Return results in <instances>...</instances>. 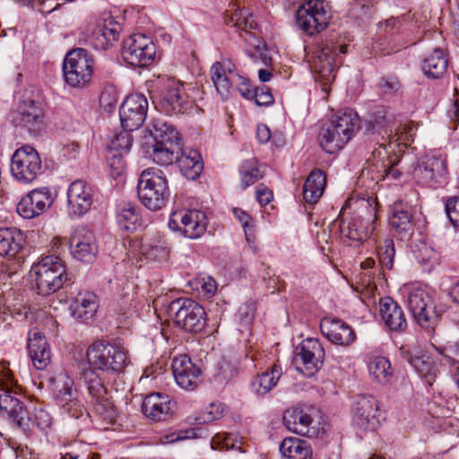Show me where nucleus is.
I'll return each instance as SVG.
<instances>
[{"label": "nucleus", "instance_id": "nucleus-52", "mask_svg": "<svg viewBox=\"0 0 459 459\" xmlns=\"http://www.w3.org/2000/svg\"><path fill=\"white\" fill-rule=\"evenodd\" d=\"M241 186L246 189L262 178L259 169L251 161H246L241 167Z\"/></svg>", "mask_w": 459, "mask_h": 459}, {"label": "nucleus", "instance_id": "nucleus-34", "mask_svg": "<svg viewBox=\"0 0 459 459\" xmlns=\"http://www.w3.org/2000/svg\"><path fill=\"white\" fill-rule=\"evenodd\" d=\"M97 296L91 292H80L70 305L74 318L87 321L94 316L98 309Z\"/></svg>", "mask_w": 459, "mask_h": 459}, {"label": "nucleus", "instance_id": "nucleus-24", "mask_svg": "<svg viewBox=\"0 0 459 459\" xmlns=\"http://www.w3.org/2000/svg\"><path fill=\"white\" fill-rule=\"evenodd\" d=\"M377 219L355 217L347 226H342L341 234L343 239L350 241L349 245H359L367 238L375 239Z\"/></svg>", "mask_w": 459, "mask_h": 459}, {"label": "nucleus", "instance_id": "nucleus-42", "mask_svg": "<svg viewBox=\"0 0 459 459\" xmlns=\"http://www.w3.org/2000/svg\"><path fill=\"white\" fill-rule=\"evenodd\" d=\"M152 135L153 143H159L166 146L171 143L172 145H179L181 147V139L176 128L166 123L157 121L153 125V129L151 131Z\"/></svg>", "mask_w": 459, "mask_h": 459}, {"label": "nucleus", "instance_id": "nucleus-48", "mask_svg": "<svg viewBox=\"0 0 459 459\" xmlns=\"http://www.w3.org/2000/svg\"><path fill=\"white\" fill-rule=\"evenodd\" d=\"M376 251L379 265L382 268L391 270L394 266L395 254L393 240L390 238H385L383 241H380L376 247Z\"/></svg>", "mask_w": 459, "mask_h": 459}, {"label": "nucleus", "instance_id": "nucleus-39", "mask_svg": "<svg viewBox=\"0 0 459 459\" xmlns=\"http://www.w3.org/2000/svg\"><path fill=\"white\" fill-rule=\"evenodd\" d=\"M180 172L188 179H195L203 171V162L200 153L196 150L178 154L176 159Z\"/></svg>", "mask_w": 459, "mask_h": 459}, {"label": "nucleus", "instance_id": "nucleus-40", "mask_svg": "<svg viewBox=\"0 0 459 459\" xmlns=\"http://www.w3.org/2000/svg\"><path fill=\"white\" fill-rule=\"evenodd\" d=\"M280 452L286 459H311L312 449L305 441L298 437H286L280 446Z\"/></svg>", "mask_w": 459, "mask_h": 459}, {"label": "nucleus", "instance_id": "nucleus-55", "mask_svg": "<svg viewBox=\"0 0 459 459\" xmlns=\"http://www.w3.org/2000/svg\"><path fill=\"white\" fill-rule=\"evenodd\" d=\"M233 213L242 224L247 241L248 243L254 242L255 241L254 225L252 223L253 221H252L251 217L245 211L238 209V208H234Z\"/></svg>", "mask_w": 459, "mask_h": 459}, {"label": "nucleus", "instance_id": "nucleus-22", "mask_svg": "<svg viewBox=\"0 0 459 459\" xmlns=\"http://www.w3.org/2000/svg\"><path fill=\"white\" fill-rule=\"evenodd\" d=\"M43 103L31 98H24L18 105L13 122L29 130H35L44 121Z\"/></svg>", "mask_w": 459, "mask_h": 459}, {"label": "nucleus", "instance_id": "nucleus-56", "mask_svg": "<svg viewBox=\"0 0 459 459\" xmlns=\"http://www.w3.org/2000/svg\"><path fill=\"white\" fill-rule=\"evenodd\" d=\"M225 405L222 403H212L206 407L201 416L200 420L202 422H211L222 417L225 411Z\"/></svg>", "mask_w": 459, "mask_h": 459}, {"label": "nucleus", "instance_id": "nucleus-18", "mask_svg": "<svg viewBox=\"0 0 459 459\" xmlns=\"http://www.w3.org/2000/svg\"><path fill=\"white\" fill-rule=\"evenodd\" d=\"M311 68L315 78L324 83L335 79V50L328 45L318 47L313 53Z\"/></svg>", "mask_w": 459, "mask_h": 459}, {"label": "nucleus", "instance_id": "nucleus-8", "mask_svg": "<svg viewBox=\"0 0 459 459\" xmlns=\"http://www.w3.org/2000/svg\"><path fill=\"white\" fill-rule=\"evenodd\" d=\"M159 104L160 109L169 116L184 114L192 108L186 85L176 78L164 81Z\"/></svg>", "mask_w": 459, "mask_h": 459}, {"label": "nucleus", "instance_id": "nucleus-13", "mask_svg": "<svg viewBox=\"0 0 459 459\" xmlns=\"http://www.w3.org/2000/svg\"><path fill=\"white\" fill-rule=\"evenodd\" d=\"M148 111L147 98L142 93L130 94L119 109L121 126L124 130L138 129L145 121Z\"/></svg>", "mask_w": 459, "mask_h": 459}, {"label": "nucleus", "instance_id": "nucleus-25", "mask_svg": "<svg viewBox=\"0 0 459 459\" xmlns=\"http://www.w3.org/2000/svg\"><path fill=\"white\" fill-rule=\"evenodd\" d=\"M67 199L70 213L82 216L92 204V189L85 181L75 180L69 186Z\"/></svg>", "mask_w": 459, "mask_h": 459}, {"label": "nucleus", "instance_id": "nucleus-2", "mask_svg": "<svg viewBox=\"0 0 459 459\" xmlns=\"http://www.w3.org/2000/svg\"><path fill=\"white\" fill-rule=\"evenodd\" d=\"M359 117L352 109L336 112L319 134V143L327 153H334L349 142L359 129Z\"/></svg>", "mask_w": 459, "mask_h": 459}, {"label": "nucleus", "instance_id": "nucleus-11", "mask_svg": "<svg viewBox=\"0 0 459 459\" xmlns=\"http://www.w3.org/2000/svg\"><path fill=\"white\" fill-rule=\"evenodd\" d=\"M155 54L154 43L143 34H133L123 42L122 56L133 66L149 65L154 60Z\"/></svg>", "mask_w": 459, "mask_h": 459}, {"label": "nucleus", "instance_id": "nucleus-59", "mask_svg": "<svg viewBox=\"0 0 459 459\" xmlns=\"http://www.w3.org/2000/svg\"><path fill=\"white\" fill-rule=\"evenodd\" d=\"M446 212L451 224L459 228V197H449L446 203Z\"/></svg>", "mask_w": 459, "mask_h": 459}, {"label": "nucleus", "instance_id": "nucleus-44", "mask_svg": "<svg viewBox=\"0 0 459 459\" xmlns=\"http://www.w3.org/2000/svg\"><path fill=\"white\" fill-rule=\"evenodd\" d=\"M368 368L369 374L377 382L381 384H386L390 382L393 376V370L390 361L385 357H374L369 361Z\"/></svg>", "mask_w": 459, "mask_h": 459}, {"label": "nucleus", "instance_id": "nucleus-14", "mask_svg": "<svg viewBox=\"0 0 459 459\" xmlns=\"http://www.w3.org/2000/svg\"><path fill=\"white\" fill-rule=\"evenodd\" d=\"M52 202V193L48 187L36 188L21 199L16 210L24 219H32L45 212Z\"/></svg>", "mask_w": 459, "mask_h": 459}, {"label": "nucleus", "instance_id": "nucleus-3", "mask_svg": "<svg viewBox=\"0 0 459 459\" xmlns=\"http://www.w3.org/2000/svg\"><path fill=\"white\" fill-rule=\"evenodd\" d=\"M31 273L35 274L38 292L41 295L56 292L68 281L65 262L56 255L41 257L32 265Z\"/></svg>", "mask_w": 459, "mask_h": 459}, {"label": "nucleus", "instance_id": "nucleus-36", "mask_svg": "<svg viewBox=\"0 0 459 459\" xmlns=\"http://www.w3.org/2000/svg\"><path fill=\"white\" fill-rule=\"evenodd\" d=\"M326 184V177L323 170H312L303 186V198L306 203L315 204L322 196Z\"/></svg>", "mask_w": 459, "mask_h": 459}, {"label": "nucleus", "instance_id": "nucleus-64", "mask_svg": "<svg viewBox=\"0 0 459 459\" xmlns=\"http://www.w3.org/2000/svg\"><path fill=\"white\" fill-rule=\"evenodd\" d=\"M236 83H238V91L244 98L253 99L255 88L252 87L248 80L241 77V79H236Z\"/></svg>", "mask_w": 459, "mask_h": 459}, {"label": "nucleus", "instance_id": "nucleus-41", "mask_svg": "<svg viewBox=\"0 0 459 459\" xmlns=\"http://www.w3.org/2000/svg\"><path fill=\"white\" fill-rule=\"evenodd\" d=\"M281 374V367L276 364L273 365L269 370L258 374L253 379L251 382L252 391L258 395L267 394L277 385Z\"/></svg>", "mask_w": 459, "mask_h": 459}, {"label": "nucleus", "instance_id": "nucleus-12", "mask_svg": "<svg viewBox=\"0 0 459 459\" xmlns=\"http://www.w3.org/2000/svg\"><path fill=\"white\" fill-rule=\"evenodd\" d=\"M408 305L414 319L422 328H434L439 314L435 309L432 298L426 290L420 288L411 290Z\"/></svg>", "mask_w": 459, "mask_h": 459}, {"label": "nucleus", "instance_id": "nucleus-19", "mask_svg": "<svg viewBox=\"0 0 459 459\" xmlns=\"http://www.w3.org/2000/svg\"><path fill=\"white\" fill-rule=\"evenodd\" d=\"M324 358V348L316 339L307 338L297 347L295 361L304 366L307 376L318 371L323 365Z\"/></svg>", "mask_w": 459, "mask_h": 459}, {"label": "nucleus", "instance_id": "nucleus-6", "mask_svg": "<svg viewBox=\"0 0 459 459\" xmlns=\"http://www.w3.org/2000/svg\"><path fill=\"white\" fill-rule=\"evenodd\" d=\"M331 17V6L325 0H305L296 12L299 27L309 36L325 30Z\"/></svg>", "mask_w": 459, "mask_h": 459}, {"label": "nucleus", "instance_id": "nucleus-50", "mask_svg": "<svg viewBox=\"0 0 459 459\" xmlns=\"http://www.w3.org/2000/svg\"><path fill=\"white\" fill-rule=\"evenodd\" d=\"M409 156L410 154L406 153L400 158L396 154L389 155L387 153V160L390 161V166L386 168V178L397 179L400 178L402 172L400 169L397 168L399 165H401L402 169H407V172H411L409 169L406 168Z\"/></svg>", "mask_w": 459, "mask_h": 459}, {"label": "nucleus", "instance_id": "nucleus-37", "mask_svg": "<svg viewBox=\"0 0 459 459\" xmlns=\"http://www.w3.org/2000/svg\"><path fill=\"white\" fill-rule=\"evenodd\" d=\"M207 218L204 212L188 210L184 212L182 233L189 238H200L206 230Z\"/></svg>", "mask_w": 459, "mask_h": 459}, {"label": "nucleus", "instance_id": "nucleus-33", "mask_svg": "<svg viewBox=\"0 0 459 459\" xmlns=\"http://www.w3.org/2000/svg\"><path fill=\"white\" fill-rule=\"evenodd\" d=\"M379 307L382 319L391 331L402 332L406 329L407 323L404 313L395 301L385 297L380 299Z\"/></svg>", "mask_w": 459, "mask_h": 459}, {"label": "nucleus", "instance_id": "nucleus-26", "mask_svg": "<svg viewBox=\"0 0 459 459\" xmlns=\"http://www.w3.org/2000/svg\"><path fill=\"white\" fill-rule=\"evenodd\" d=\"M323 334L333 343L348 346L355 338V332L345 322L338 318L325 317L320 323Z\"/></svg>", "mask_w": 459, "mask_h": 459}, {"label": "nucleus", "instance_id": "nucleus-54", "mask_svg": "<svg viewBox=\"0 0 459 459\" xmlns=\"http://www.w3.org/2000/svg\"><path fill=\"white\" fill-rule=\"evenodd\" d=\"M132 145V137L128 131L125 130L117 134L111 140L108 151H114L119 152H128Z\"/></svg>", "mask_w": 459, "mask_h": 459}, {"label": "nucleus", "instance_id": "nucleus-23", "mask_svg": "<svg viewBox=\"0 0 459 459\" xmlns=\"http://www.w3.org/2000/svg\"><path fill=\"white\" fill-rule=\"evenodd\" d=\"M210 74L217 92L222 99L230 97V89L236 83V79H241L235 72L234 64L229 59L215 62L211 67Z\"/></svg>", "mask_w": 459, "mask_h": 459}, {"label": "nucleus", "instance_id": "nucleus-27", "mask_svg": "<svg viewBox=\"0 0 459 459\" xmlns=\"http://www.w3.org/2000/svg\"><path fill=\"white\" fill-rule=\"evenodd\" d=\"M390 164L387 160V152L384 149L375 150L371 157L368 160L366 166L360 172L359 180L362 183L368 182V187L371 184H377L378 182L386 179V168Z\"/></svg>", "mask_w": 459, "mask_h": 459}, {"label": "nucleus", "instance_id": "nucleus-21", "mask_svg": "<svg viewBox=\"0 0 459 459\" xmlns=\"http://www.w3.org/2000/svg\"><path fill=\"white\" fill-rule=\"evenodd\" d=\"M0 413L6 415L13 422L22 429L30 428L31 418L27 408L15 396L11 394L9 389L0 387Z\"/></svg>", "mask_w": 459, "mask_h": 459}, {"label": "nucleus", "instance_id": "nucleus-46", "mask_svg": "<svg viewBox=\"0 0 459 459\" xmlns=\"http://www.w3.org/2000/svg\"><path fill=\"white\" fill-rule=\"evenodd\" d=\"M390 225L399 233L408 234L412 231L411 214L401 205H395L389 219Z\"/></svg>", "mask_w": 459, "mask_h": 459}, {"label": "nucleus", "instance_id": "nucleus-35", "mask_svg": "<svg viewBox=\"0 0 459 459\" xmlns=\"http://www.w3.org/2000/svg\"><path fill=\"white\" fill-rule=\"evenodd\" d=\"M394 116L384 106L376 107L367 122L365 133L368 135L385 134L387 137L392 133Z\"/></svg>", "mask_w": 459, "mask_h": 459}, {"label": "nucleus", "instance_id": "nucleus-58", "mask_svg": "<svg viewBox=\"0 0 459 459\" xmlns=\"http://www.w3.org/2000/svg\"><path fill=\"white\" fill-rule=\"evenodd\" d=\"M126 152H119L114 151H108L107 152V161L108 166L117 175H120L123 173L126 168V161L124 159V155Z\"/></svg>", "mask_w": 459, "mask_h": 459}, {"label": "nucleus", "instance_id": "nucleus-4", "mask_svg": "<svg viewBox=\"0 0 459 459\" xmlns=\"http://www.w3.org/2000/svg\"><path fill=\"white\" fill-rule=\"evenodd\" d=\"M137 193L140 201L147 209L160 210L169 196L168 181L160 171L144 170L138 180Z\"/></svg>", "mask_w": 459, "mask_h": 459}, {"label": "nucleus", "instance_id": "nucleus-63", "mask_svg": "<svg viewBox=\"0 0 459 459\" xmlns=\"http://www.w3.org/2000/svg\"><path fill=\"white\" fill-rule=\"evenodd\" d=\"M13 384V380L8 363L4 361L0 362V387H3V389H10Z\"/></svg>", "mask_w": 459, "mask_h": 459}, {"label": "nucleus", "instance_id": "nucleus-43", "mask_svg": "<svg viewBox=\"0 0 459 459\" xmlns=\"http://www.w3.org/2000/svg\"><path fill=\"white\" fill-rule=\"evenodd\" d=\"M181 151L179 145H172L171 143L166 146L159 143H153L148 147L146 152L152 159V160L160 165L166 166L170 165L176 160L178 152Z\"/></svg>", "mask_w": 459, "mask_h": 459}, {"label": "nucleus", "instance_id": "nucleus-10", "mask_svg": "<svg viewBox=\"0 0 459 459\" xmlns=\"http://www.w3.org/2000/svg\"><path fill=\"white\" fill-rule=\"evenodd\" d=\"M56 401L57 405L70 418L80 419L85 408L78 398V391L74 380L66 373H59L55 377Z\"/></svg>", "mask_w": 459, "mask_h": 459}, {"label": "nucleus", "instance_id": "nucleus-47", "mask_svg": "<svg viewBox=\"0 0 459 459\" xmlns=\"http://www.w3.org/2000/svg\"><path fill=\"white\" fill-rule=\"evenodd\" d=\"M141 253L149 260L166 261L169 249L164 240H155L152 243H144L141 246Z\"/></svg>", "mask_w": 459, "mask_h": 459}, {"label": "nucleus", "instance_id": "nucleus-49", "mask_svg": "<svg viewBox=\"0 0 459 459\" xmlns=\"http://www.w3.org/2000/svg\"><path fill=\"white\" fill-rule=\"evenodd\" d=\"M211 446L219 450H240V441L238 436L231 433H217L212 437Z\"/></svg>", "mask_w": 459, "mask_h": 459}, {"label": "nucleus", "instance_id": "nucleus-53", "mask_svg": "<svg viewBox=\"0 0 459 459\" xmlns=\"http://www.w3.org/2000/svg\"><path fill=\"white\" fill-rule=\"evenodd\" d=\"M414 368L421 375L429 384L435 379L434 367L432 361L423 357H417L411 360Z\"/></svg>", "mask_w": 459, "mask_h": 459}, {"label": "nucleus", "instance_id": "nucleus-5", "mask_svg": "<svg viewBox=\"0 0 459 459\" xmlns=\"http://www.w3.org/2000/svg\"><path fill=\"white\" fill-rule=\"evenodd\" d=\"M94 58L83 48L70 50L64 60L65 82L73 88H84L90 84L94 72Z\"/></svg>", "mask_w": 459, "mask_h": 459}, {"label": "nucleus", "instance_id": "nucleus-38", "mask_svg": "<svg viewBox=\"0 0 459 459\" xmlns=\"http://www.w3.org/2000/svg\"><path fill=\"white\" fill-rule=\"evenodd\" d=\"M447 63V58L443 50L437 48L426 55L421 68L426 76L437 79L446 73Z\"/></svg>", "mask_w": 459, "mask_h": 459}, {"label": "nucleus", "instance_id": "nucleus-62", "mask_svg": "<svg viewBox=\"0 0 459 459\" xmlns=\"http://www.w3.org/2000/svg\"><path fill=\"white\" fill-rule=\"evenodd\" d=\"M253 99L258 106H268L273 102L272 93L264 88H255Z\"/></svg>", "mask_w": 459, "mask_h": 459}, {"label": "nucleus", "instance_id": "nucleus-7", "mask_svg": "<svg viewBox=\"0 0 459 459\" xmlns=\"http://www.w3.org/2000/svg\"><path fill=\"white\" fill-rule=\"evenodd\" d=\"M11 173L21 183L33 182L42 173V161L39 152L30 145L17 149L12 156Z\"/></svg>", "mask_w": 459, "mask_h": 459}, {"label": "nucleus", "instance_id": "nucleus-28", "mask_svg": "<svg viewBox=\"0 0 459 459\" xmlns=\"http://www.w3.org/2000/svg\"><path fill=\"white\" fill-rule=\"evenodd\" d=\"M446 163L434 156L420 158L411 171L413 178L423 185L435 181L437 176L446 172Z\"/></svg>", "mask_w": 459, "mask_h": 459}, {"label": "nucleus", "instance_id": "nucleus-15", "mask_svg": "<svg viewBox=\"0 0 459 459\" xmlns=\"http://www.w3.org/2000/svg\"><path fill=\"white\" fill-rule=\"evenodd\" d=\"M354 423L363 429H375L378 424V403L371 395H359L352 406Z\"/></svg>", "mask_w": 459, "mask_h": 459}, {"label": "nucleus", "instance_id": "nucleus-1", "mask_svg": "<svg viewBox=\"0 0 459 459\" xmlns=\"http://www.w3.org/2000/svg\"><path fill=\"white\" fill-rule=\"evenodd\" d=\"M86 360L89 368L82 372V377L90 402L100 411L111 405L105 382L108 377L123 372L128 363L126 352L108 342L96 341L88 347Z\"/></svg>", "mask_w": 459, "mask_h": 459}, {"label": "nucleus", "instance_id": "nucleus-29", "mask_svg": "<svg viewBox=\"0 0 459 459\" xmlns=\"http://www.w3.org/2000/svg\"><path fill=\"white\" fill-rule=\"evenodd\" d=\"M119 38V25L111 18L98 22L91 30V43L96 49H107Z\"/></svg>", "mask_w": 459, "mask_h": 459}, {"label": "nucleus", "instance_id": "nucleus-51", "mask_svg": "<svg viewBox=\"0 0 459 459\" xmlns=\"http://www.w3.org/2000/svg\"><path fill=\"white\" fill-rule=\"evenodd\" d=\"M415 128L412 125H404L402 128H397L394 134H388L389 146L393 143H397L398 145H407L413 141Z\"/></svg>", "mask_w": 459, "mask_h": 459}, {"label": "nucleus", "instance_id": "nucleus-32", "mask_svg": "<svg viewBox=\"0 0 459 459\" xmlns=\"http://www.w3.org/2000/svg\"><path fill=\"white\" fill-rule=\"evenodd\" d=\"M28 351L34 367L44 369L50 363L51 351L49 345L39 332H34L28 338Z\"/></svg>", "mask_w": 459, "mask_h": 459}, {"label": "nucleus", "instance_id": "nucleus-9", "mask_svg": "<svg viewBox=\"0 0 459 459\" xmlns=\"http://www.w3.org/2000/svg\"><path fill=\"white\" fill-rule=\"evenodd\" d=\"M174 312V322L177 325L188 332H200L205 325V311L204 307L190 299H179L170 304Z\"/></svg>", "mask_w": 459, "mask_h": 459}, {"label": "nucleus", "instance_id": "nucleus-45", "mask_svg": "<svg viewBox=\"0 0 459 459\" xmlns=\"http://www.w3.org/2000/svg\"><path fill=\"white\" fill-rule=\"evenodd\" d=\"M117 219L119 227L123 230L134 231L139 225L140 213L134 204L128 203L119 209Z\"/></svg>", "mask_w": 459, "mask_h": 459}, {"label": "nucleus", "instance_id": "nucleus-31", "mask_svg": "<svg viewBox=\"0 0 459 459\" xmlns=\"http://www.w3.org/2000/svg\"><path fill=\"white\" fill-rule=\"evenodd\" d=\"M25 238L21 230L15 228L0 229V255L8 259L20 258Z\"/></svg>", "mask_w": 459, "mask_h": 459}, {"label": "nucleus", "instance_id": "nucleus-57", "mask_svg": "<svg viewBox=\"0 0 459 459\" xmlns=\"http://www.w3.org/2000/svg\"><path fill=\"white\" fill-rule=\"evenodd\" d=\"M249 13L247 11L237 9L230 15H227L225 21L228 25L233 26L238 30L247 31V18Z\"/></svg>", "mask_w": 459, "mask_h": 459}, {"label": "nucleus", "instance_id": "nucleus-17", "mask_svg": "<svg viewBox=\"0 0 459 459\" xmlns=\"http://www.w3.org/2000/svg\"><path fill=\"white\" fill-rule=\"evenodd\" d=\"M171 367L175 381L182 389L192 391L201 383V370L186 354L176 356Z\"/></svg>", "mask_w": 459, "mask_h": 459}, {"label": "nucleus", "instance_id": "nucleus-16", "mask_svg": "<svg viewBox=\"0 0 459 459\" xmlns=\"http://www.w3.org/2000/svg\"><path fill=\"white\" fill-rule=\"evenodd\" d=\"M315 412L311 407H292L285 411L283 421L290 431L312 437L317 434V429L312 426Z\"/></svg>", "mask_w": 459, "mask_h": 459}, {"label": "nucleus", "instance_id": "nucleus-60", "mask_svg": "<svg viewBox=\"0 0 459 459\" xmlns=\"http://www.w3.org/2000/svg\"><path fill=\"white\" fill-rule=\"evenodd\" d=\"M380 91L386 95H392L400 89V82L394 78H382L379 82Z\"/></svg>", "mask_w": 459, "mask_h": 459}, {"label": "nucleus", "instance_id": "nucleus-30", "mask_svg": "<svg viewBox=\"0 0 459 459\" xmlns=\"http://www.w3.org/2000/svg\"><path fill=\"white\" fill-rule=\"evenodd\" d=\"M142 411L147 418L154 421H160L165 420L172 413V407L168 395L154 393L145 396Z\"/></svg>", "mask_w": 459, "mask_h": 459}, {"label": "nucleus", "instance_id": "nucleus-20", "mask_svg": "<svg viewBox=\"0 0 459 459\" xmlns=\"http://www.w3.org/2000/svg\"><path fill=\"white\" fill-rule=\"evenodd\" d=\"M70 248L74 258L91 263L98 253L93 233L85 228H77L70 238Z\"/></svg>", "mask_w": 459, "mask_h": 459}, {"label": "nucleus", "instance_id": "nucleus-61", "mask_svg": "<svg viewBox=\"0 0 459 459\" xmlns=\"http://www.w3.org/2000/svg\"><path fill=\"white\" fill-rule=\"evenodd\" d=\"M127 291L120 294L121 297V314L126 315L130 312L133 307V301L134 299L135 292L134 291V288L132 286H127Z\"/></svg>", "mask_w": 459, "mask_h": 459}]
</instances>
